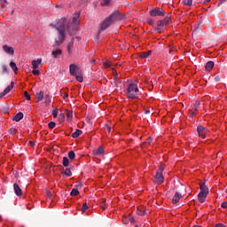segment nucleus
Listing matches in <instances>:
<instances>
[{"label": "nucleus", "mask_w": 227, "mask_h": 227, "mask_svg": "<svg viewBox=\"0 0 227 227\" xmlns=\"http://www.w3.org/2000/svg\"><path fill=\"white\" fill-rule=\"evenodd\" d=\"M116 20H121V15L118 11H114L103 21V23L101 24V31H106V29L112 26V24H114Z\"/></svg>", "instance_id": "1"}, {"label": "nucleus", "mask_w": 227, "mask_h": 227, "mask_svg": "<svg viewBox=\"0 0 227 227\" xmlns=\"http://www.w3.org/2000/svg\"><path fill=\"white\" fill-rule=\"evenodd\" d=\"M55 29L58 31V37L56 38L55 43L57 45H61V43H63L67 38V35L65 34V31H67V25L65 22L57 23Z\"/></svg>", "instance_id": "2"}, {"label": "nucleus", "mask_w": 227, "mask_h": 227, "mask_svg": "<svg viewBox=\"0 0 227 227\" xmlns=\"http://www.w3.org/2000/svg\"><path fill=\"white\" fill-rule=\"evenodd\" d=\"M137 93H139V89L136 83H129L127 89V98L131 99L137 98Z\"/></svg>", "instance_id": "3"}, {"label": "nucleus", "mask_w": 227, "mask_h": 227, "mask_svg": "<svg viewBox=\"0 0 227 227\" xmlns=\"http://www.w3.org/2000/svg\"><path fill=\"white\" fill-rule=\"evenodd\" d=\"M163 171L164 165H160V168L157 170L156 175L154 176L155 184H157V185L164 184V176L162 175Z\"/></svg>", "instance_id": "4"}, {"label": "nucleus", "mask_w": 227, "mask_h": 227, "mask_svg": "<svg viewBox=\"0 0 227 227\" xmlns=\"http://www.w3.org/2000/svg\"><path fill=\"white\" fill-rule=\"evenodd\" d=\"M149 14L151 17H164L166 12L162 8H154L150 11Z\"/></svg>", "instance_id": "5"}, {"label": "nucleus", "mask_w": 227, "mask_h": 227, "mask_svg": "<svg viewBox=\"0 0 227 227\" xmlns=\"http://www.w3.org/2000/svg\"><path fill=\"white\" fill-rule=\"evenodd\" d=\"M197 132L199 134V137L205 139V137H207V134L208 133V129H207L201 125H199L197 127Z\"/></svg>", "instance_id": "6"}, {"label": "nucleus", "mask_w": 227, "mask_h": 227, "mask_svg": "<svg viewBox=\"0 0 227 227\" xmlns=\"http://www.w3.org/2000/svg\"><path fill=\"white\" fill-rule=\"evenodd\" d=\"M67 33L70 36H74V35H77V24L68 23Z\"/></svg>", "instance_id": "7"}, {"label": "nucleus", "mask_w": 227, "mask_h": 227, "mask_svg": "<svg viewBox=\"0 0 227 227\" xmlns=\"http://www.w3.org/2000/svg\"><path fill=\"white\" fill-rule=\"evenodd\" d=\"M3 51L5 52V54H8L9 56H13L15 54V50L12 46H8L7 44L3 46Z\"/></svg>", "instance_id": "8"}, {"label": "nucleus", "mask_w": 227, "mask_h": 227, "mask_svg": "<svg viewBox=\"0 0 227 227\" xmlns=\"http://www.w3.org/2000/svg\"><path fill=\"white\" fill-rule=\"evenodd\" d=\"M69 72L73 76L77 75L79 74V67L74 64H71L69 66Z\"/></svg>", "instance_id": "9"}, {"label": "nucleus", "mask_w": 227, "mask_h": 227, "mask_svg": "<svg viewBox=\"0 0 227 227\" xmlns=\"http://www.w3.org/2000/svg\"><path fill=\"white\" fill-rule=\"evenodd\" d=\"M207 196H208V193L200 192V193L198 194V200L200 203H205V200H207Z\"/></svg>", "instance_id": "10"}, {"label": "nucleus", "mask_w": 227, "mask_h": 227, "mask_svg": "<svg viewBox=\"0 0 227 227\" xmlns=\"http://www.w3.org/2000/svg\"><path fill=\"white\" fill-rule=\"evenodd\" d=\"M182 198V194L180 192H176L172 199V203L174 205H176L180 201V199Z\"/></svg>", "instance_id": "11"}, {"label": "nucleus", "mask_w": 227, "mask_h": 227, "mask_svg": "<svg viewBox=\"0 0 227 227\" xmlns=\"http://www.w3.org/2000/svg\"><path fill=\"white\" fill-rule=\"evenodd\" d=\"M14 193L16 196H22V189L17 184H13Z\"/></svg>", "instance_id": "12"}, {"label": "nucleus", "mask_w": 227, "mask_h": 227, "mask_svg": "<svg viewBox=\"0 0 227 227\" xmlns=\"http://www.w3.org/2000/svg\"><path fill=\"white\" fill-rule=\"evenodd\" d=\"M93 155H104V147L99 146L98 149L93 150Z\"/></svg>", "instance_id": "13"}, {"label": "nucleus", "mask_w": 227, "mask_h": 227, "mask_svg": "<svg viewBox=\"0 0 227 227\" xmlns=\"http://www.w3.org/2000/svg\"><path fill=\"white\" fill-rule=\"evenodd\" d=\"M205 182L200 184V192H205L206 194H208V187L207 184H205Z\"/></svg>", "instance_id": "14"}, {"label": "nucleus", "mask_w": 227, "mask_h": 227, "mask_svg": "<svg viewBox=\"0 0 227 227\" xmlns=\"http://www.w3.org/2000/svg\"><path fill=\"white\" fill-rule=\"evenodd\" d=\"M40 65H42V59H38L37 60H33L32 61L33 70L38 68Z\"/></svg>", "instance_id": "15"}, {"label": "nucleus", "mask_w": 227, "mask_h": 227, "mask_svg": "<svg viewBox=\"0 0 227 227\" xmlns=\"http://www.w3.org/2000/svg\"><path fill=\"white\" fill-rule=\"evenodd\" d=\"M150 54H152V51H147L145 52H140L138 53L139 58H142V59H146V58H148V56H150Z\"/></svg>", "instance_id": "16"}, {"label": "nucleus", "mask_w": 227, "mask_h": 227, "mask_svg": "<svg viewBox=\"0 0 227 227\" xmlns=\"http://www.w3.org/2000/svg\"><path fill=\"white\" fill-rule=\"evenodd\" d=\"M22 118H24V114H22V112H20L12 118V120L13 121H20Z\"/></svg>", "instance_id": "17"}, {"label": "nucleus", "mask_w": 227, "mask_h": 227, "mask_svg": "<svg viewBox=\"0 0 227 227\" xmlns=\"http://www.w3.org/2000/svg\"><path fill=\"white\" fill-rule=\"evenodd\" d=\"M13 86H15V82H12L11 84L4 89V93L8 95V93H10L13 90Z\"/></svg>", "instance_id": "18"}, {"label": "nucleus", "mask_w": 227, "mask_h": 227, "mask_svg": "<svg viewBox=\"0 0 227 227\" xmlns=\"http://www.w3.org/2000/svg\"><path fill=\"white\" fill-rule=\"evenodd\" d=\"M205 68H206L207 72H211L212 68H214V61H208L206 64Z\"/></svg>", "instance_id": "19"}, {"label": "nucleus", "mask_w": 227, "mask_h": 227, "mask_svg": "<svg viewBox=\"0 0 227 227\" xmlns=\"http://www.w3.org/2000/svg\"><path fill=\"white\" fill-rule=\"evenodd\" d=\"M36 102H42L43 100V91L37 92L35 94Z\"/></svg>", "instance_id": "20"}, {"label": "nucleus", "mask_w": 227, "mask_h": 227, "mask_svg": "<svg viewBox=\"0 0 227 227\" xmlns=\"http://www.w3.org/2000/svg\"><path fill=\"white\" fill-rule=\"evenodd\" d=\"M145 208H146V207H138L137 210V214L138 215H145L146 214Z\"/></svg>", "instance_id": "21"}, {"label": "nucleus", "mask_w": 227, "mask_h": 227, "mask_svg": "<svg viewBox=\"0 0 227 227\" xmlns=\"http://www.w3.org/2000/svg\"><path fill=\"white\" fill-rule=\"evenodd\" d=\"M63 54V51L57 49L52 51L53 58H58V56H61Z\"/></svg>", "instance_id": "22"}, {"label": "nucleus", "mask_w": 227, "mask_h": 227, "mask_svg": "<svg viewBox=\"0 0 227 227\" xmlns=\"http://www.w3.org/2000/svg\"><path fill=\"white\" fill-rule=\"evenodd\" d=\"M80 16H81V13H79V12L74 13V16H73V20H72L71 24H76L77 25V19H79Z\"/></svg>", "instance_id": "23"}, {"label": "nucleus", "mask_w": 227, "mask_h": 227, "mask_svg": "<svg viewBox=\"0 0 227 227\" xmlns=\"http://www.w3.org/2000/svg\"><path fill=\"white\" fill-rule=\"evenodd\" d=\"M81 134H82V130L76 129L75 132H74L72 134V137H74L75 139V138L79 137L81 136Z\"/></svg>", "instance_id": "24"}, {"label": "nucleus", "mask_w": 227, "mask_h": 227, "mask_svg": "<svg viewBox=\"0 0 227 227\" xmlns=\"http://www.w3.org/2000/svg\"><path fill=\"white\" fill-rule=\"evenodd\" d=\"M67 111V120H72L74 118V111L72 110H66Z\"/></svg>", "instance_id": "25"}, {"label": "nucleus", "mask_w": 227, "mask_h": 227, "mask_svg": "<svg viewBox=\"0 0 227 227\" xmlns=\"http://www.w3.org/2000/svg\"><path fill=\"white\" fill-rule=\"evenodd\" d=\"M62 164H63L64 168H68V166L70 164V160H68L67 157H64Z\"/></svg>", "instance_id": "26"}, {"label": "nucleus", "mask_w": 227, "mask_h": 227, "mask_svg": "<svg viewBox=\"0 0 227 227\" xmlns=\"http://www.w3.org/2000/svg\"><path fill=\"white\" fill-rule=\"evenodd\" d=\"M112 84L118 87V73L114 74V80Z\"/></svg>", "instance_id": "27"}, {"label": "nucleus", "mask_w": 227, "mask_h": 227, "mask_svg": "<svg viewBox=\"0 0 227 227\" xmlns=\"http://www.w3.org/2000/svg\"><path fill=\"white\" fill-rule=\"evenodd\" d=\"M10 67L13 72H17V70H19V68L17 67V64H15V62L13 61L10 63Z\"/></svg>", "instance_id": "28"}, {"label": "nucleus", "mask_w": 227, "mask_h": 227, "mask_svg": "<svg viewBox=\"0 0 227 227\" xmlns=\"http://www.w3.org/2000/svg\"><path fill=\"white\" fill-rule=\"evenodd\" d=\"M68 158L70 159V160H74V159H75V152L70 151L68 153Z\"/></svg>", "instance_id": "29"}, {"label": "nucleus", "mask_w": 227, "mask_h": 227, "mask_svg": "<svg viewBox=\"0 0 227 227\" xmlns=\"http://www.w3.org/2000/svg\"><path fill=\"white\" fill-rule=\"evenodd\" d=\"M77 195H79V190H77V188H74L70 192V196H77Z\"/></svg>", "instance_id": "30"}, {"label": "nucleus", "mask_w": 227, "mask_h": 227, "mask_svg": "<svg viewBox=\"0 0 227 227\" xmlns=\"http://www.w3.org/2000/svg\"><path fill=\"white\" fill-rule=\"evenodd\" d=\"M62 175H66V176H72V170H70V168H66Z\"/></svg>", "instance_id": "31"}, {"label": "nucleus", "mask_w": 227, "mask_h": 227, "mask_svg": "<svg viewBox=\"0 0 227 227\" xmlns=\"http://www.w3.org/2000/svg\"><path fill=\"white\" fill-rule=\"evenodd\" d=\"M111 3H113V0H103V2H101V5L107 6L108 4H111Z\"/></svg>", "instance_id": "32"}, {"label": "nucleus", "mask_w": 227, "mask_h": 227, "mask_svg": "<svg viewBox=\"0 0 227 227\" xmlns=\"http://www.w3.org/2000/svg\"><path fill=\"white\" fill-rule=\"evenodd\" d=\"M74 77H75L76 81H78V82H82V81H84V78L81 74H76V75H74Z\"/></svg>", "instance_id": "33"}, {"label": "nucleus", "mask_w": 227, "mask_h": 227, "mask_svg": "<svg viewBox=\"0 0 227 227\" xmlns=\"http://www.w3.org/2000/svg\"><path fill=\"white\" fill-rule=\"evenodd\" d=\"M183 4L186 6H192V0H183Z\"/></svg>", "instance_id": "34"}, {"label": "nucleus", "mask_w": 227, "mask_h": 227, "mask_svg": "<svg viewBox=\"0 0 227 227\" xmlns=\"http://www.w3.org/2000/svg\"><path fill=\"white\" fill-rule=\"evenodd\" d=\"M158 27H164V26H167L166 23L161 20L157 21Z\"/></svg>", "instance_id": "35"}, {"label": "nucleus", "mask_w": 227, "mask_h": 227, "mask_svg": "<svg viewBox=\"0 0 227 227\" xmlns=\"http://www.w3.org/2000/svg\"><path fill=\"white\" fill-rule=\"evenodd\" d=\"M45 104H51V95L46 94L44 96Z\"/></svg>", "instance_id": "36"}, {"label": "nucleus", "mask_w": 227, "mask_h": 227, "mask_svg": "<svg viewBox=\"0 0 227 227\" xmlns=\"http://www.w3.org/2000/svg\"><path fill=\"white\" fill-rule=\"evenodd\" d=\"M9 133L12 135V136H15V134H17V129L15 128H11L9 129Z\"/></svg>", "instance_id": "37"}, {"label": "nucleus", "mask_w": 227, "mask_h": 227, "mask_svg": "<svg viewBox=\"0 0 227 227\" xmlns=\"http://www.w3.org/2000/svg\"><path fill=\"white\" fill-rule=\"evenodd\" d=\"M162 20L168 26V24H169V21L171 20V17L166 16Z\"/></svg>", "instance_id": "38"}, {"label": "nucleus", "mask_w": 227, "mask_h": 227, "mask_svg": "<svg viewBox=\"0 0 227 227\" xmlns=\"http://www.w3.org/2000/svg\"><path fill=\"white\" fill-rule=\"evenodd\" d=\"M88 208H90V207H88L87 203H84L82 207V212L84 214V212H86V210H88Z\"/></svg>", "instance_id": "39"}, {"label": "nucleus", "mask_w": 227, "mask_h": 227, "mask_svg": "<svg viewBox=\"0 0 227 227\" xmlns=\"http://www.w3.org/2000/svg\"><path fill=\"white\" fill-rule=\"evenodd\" d=\"M3 74H8V66H2Z\"/></svg>", "instance_id": "40"}, {"label": "nucleus", "mask_w": 227, "mask_h": 227, "mask_svg": "<svg viewBox=\"0 0 227 227\" xmlns=\"http://www.w3.org/2000/svg\"><path fill=\"white\" fill-rule=\"evenodd\" d=\"M48 127H49V129H54V127H56V122H54V121H50V122L48 123Z\"/></svg>", "instance_id": "41"}, {"label": "nucleus", "mask_w": 227, "mask_h": 227, "mask_svg": "<svg viewBox=\"0 0 227 227\" xmlns=\"http://www.w3.org/2000/svg\"><path fill=\"white\" fill-rule=\"evenodd\" d=\"M58 113H59V110L58 108H55L52 112V116L53 118H58Z\"/></svg>", "instance_id": "42"}, {"label": "nucleus", "mask_w": 227, "mask_h": 227, "mask_svg": "<svg viewBox=\"0 0 227 227\" xmlns=\"http://www.w3.org/2000/svg\"><path fill=\"white\" fill-rule=\"evenodd\" d=\"M100 207L103 208V210H106V199H102Z\"/></svg>", "instance_id": "43"}, {"label": "nucleus", "mask_w": 227, "mask_h": 227, "mask_svg": "<svg viewBox=\"0 0 227 227\" xmlns=\"http://www.w3.org/2000/svg\"><path fill=\"white\" fill-rule=\"evenodd\" d=\"M73 47H74V44L69 43L68 45H67V52H68L69 54H70V52H71Z\"/></svg>", "instance_id": "44"}, {"label": "nucleus", "mask_w": 227, "mask_h": 227, "mask_svg": "<svg viewBox=\"0 0 227 227\" xmlns=\"http://www.w3.org/2000/svg\"><path fill=\"white\" fill-rule=\"evenodd\" d=\"M24 95H25V98H27V100H31V95H29V93H27V91H25Z\"/></svg>", "instance_id": "45"}, {"label": "nucleus", "mask_w": 227, "mask_h": 227, "mask_svg": "<svg viewBox=\"0 0 227 227\" xmlns=\"http://www.w3.org/2000/svg\"><path fill=\"white\" fill-rule=\"evenodd\" d=\"M32 74H33L34 75H40V70H38V69H34V70L32 71Z\"/></svg>", "instance_id": "46"}, {"label": "nucleus", "mask_w": 227, "mask_h": 227, "mask_svg": "<svg viewBox=\"0 0 227 227\" xmlns=\"http://www.w3.org/2000/svg\"><path fill=\"white\" fill-rule=\"evenodd\" d=\"M104 67H106V68H111V62L109 61L105 62Z\"/></svg>", "instance_id": "47"}, {"label": "nucleus", "mask_w": 227, "mask_h": 227, "mask_svg": "<svg viewBox=\"0 0 227 227\" xmlns=\"http://www.w3.org/2000/svg\"><path fill=\"white\" fill-rule=\"evenodd\" d=\"M192 109H193V112L192 111V115L194 116L196 115V112L198 111L199 108L196 106H192Z\"/></svg>", "instance_id": "48"}, {"label": "nucleus", "mask_w": 227, "mask_h": 227, "mask_svg": "<svg viewBox=\"0 0 227 227\" xmlns=\"http://www.w3.org/2000/svg\"><path fill=\"white\" fill-rule=\"evenodd\" d=\"M200 106H201V102H200L199 100H197V101L195 102V104L193 105V107H198V108H200Z\"/></svg>", "instance_id": "49"}, {"label": "nucleus", "mask_w": 227, "mask_h": 227, "mask_svg": "<svg viewBox=\"0 0 227 227\" xmlns=\"http://www.w3.org/2000/svg\"><path fill=\"white\" fill-rule=\"evenodd\" d=\"M152 141H153V138L152 137H148L146 139V141L144 143V145H150V143H152Z\"/></svg>", "instance_id": "50"}, {"label": "nucleus", "mask_w": 227, "mask_h": 227, "mask_svg": "<svg viewBox=\"0 0 227 227\" xmlns=\"http://www.w3.org/2000/svg\"><path fill=\"white\" fill-rule=\"evenodd\" d=\"M154 31L155 33H162L163 29L160 27H156Z\"/></svg>", "instance_id": "51"}, {"label": "nucleus", "mask_w": 227, "mask_h": 227, "mask_svg": "<svg viewBox=\"0 0 227 227\" xmlns=\"http://www.w3.org/2000/svg\"><path fill=\"white\" fill-rule=\"evenodd\" d=\"M221 207H222V208H226L227 209V201L222 202Z\"/></svg>", "instance_id": "52"}, {"label": "nucleus", "mask_w": 227, "mask_h": 227, "mask_svg": "<svg viewBox=\"0 0 227 227\" xmlns=\"http://www.w3.org/2000/svg\"><path fill=\"white\" fill-rule=\"evenodd\" d=\"M215 82H219V81H221V76L216 75V76L215 77Z\"/></svg>", "instance_id": "53"}, {"label": "nucleus", "mask_w": 227, "mask_h": 227, "mask_svg": "<svg viewBox=\"0 0 227 227\" xmlns=\"http://www.w3.org/2000/svg\"><path fill=\"white\" fill-rule=\"evenodd\" d=\"M46 196H48V198H52V193L51 192L47 191Z\"/></svg>", "instance_id": "54"}, {"label": "nucleus", "mask_w": 227, "mask_h": 227, "mask_svg": "<svg viewBox=\"0 0 227 227\" xmlns=\"http://www.w3.org/2000/svg\"><path fill=\"white\" fill-rule=\"evenodd\" d=\"M147 24H149V26H153V20H148Z\"/></svg>", "instance_id": "55"}, {"label": "nucleus", "mask_w": 227, "mask_h": 227, "mask_svg": "<svg viewBox=\"0 0 227 227\" xmlns=\"http://www.w3.org/2000/svg\"><path fill=\"white\" fill-rule=\"evenodd\" d=\"M106 128L108 133H111V127L109 125L106 124Z\"/></svg>", "instance_id": "56"}, {"label": "nucleus", "mask_w": 227, "mask_h": 227, "mask_svg": "<svg viewBox=\"0 0 227 227\" xmlns=\"http://www.w3.org/2000/svg\"><path fill=\"white\" fill-rule=\"evenodd\" d=\"M5 95H7L4 90L3 92L0 93V98H3V97H4Z\"/></svg>", "instance_id": "57"}, {"label": "nucleus", "mask_w": 227, "mask_h": 227, "mask_svg": "<svg viewBox=\"0 0 227 227\" xmlns=\"http://www.w3.org/2000/svg\"><path fill=\"white\" fill-rule=\"evenodd\" d=\"M215 227H226V226H224V224L223 223H217Z\"/></svg>", "instance_id": "58"}, {"label": "nucleus", "mask_w": 227, "mask_h": 227, "mask_svg": "<svg viewBox=\"0 0 227 227\" xmlns=\"http://www.w3.org/2000/svg\"><path fill=\"white\" fill-rule=\"evenodd\" d=\"M82 183H79L78 184H76V187H78V189H81L82 187Z\"/></svg>", "instance_id": "59"}, {"label": "nucleus", "mask_w": 227, "mask_h": 227, "mask_svg": "<svg viewBox=\"0 0 227 227\" xmlns=\"http://www.w3.org/2000/svg\"><path fill=\"white\" fill-rule=\"evenodd\" d=\"M28 145H30V146H35V142L29 141V142H28Z\"/></svg>", "instance_id": "60"}, {"label": "nucleus", "mask_w": 227, "mask_h": 227, "mask_svg": "<svg viewBox=\"0 0 227 227\" xmlns=\"http://www.w3.org/2000/svg\"><path fill=\"white\" fill-rule=\"evenodd\" d=\"M63 98H68V93H65L64 96H63Z\"/></svg>", "instance_id": "61"}, {"label": "nucleus", "mask_w": 227, "mask_h": 227, "mask_svg": "<svg viewBox=\"0 0 227 227\" xmlns=\"http://www.w3.org/2000/svg\"><path fill=\"white\" fill-rule=\"evenodd\" d=\"M227 0H220L218 4H223V3H226Z\"/></svg>", "instance_id": "62"}, {"label": "nucleus", "mask_w": 227, "mask_h": 227, "mask_svg": "<svg viewBox=\"0 0 227 227\" xmlns=\"http://www.w3.org/2000/svg\"><path fill=\"white\" fill-rule=\"evenodd\" d=\"M129 222H130V223H134V217L130 216V217H129Z\"/></svg>", "instance_id": "63"}, {"label": "nucleus", "mask_w": 227, "mask_h": 227, "mask_svg": "<svg viewBox=\"0 0 227 227\" xmlns=\"http://www.w3.org/2000/svg\"><path fill=\"white\" fill-rule=\"evenodd\" d=\"M59 118H65V114H59Z\"/></svg>", "instance_id": "64"}]
</instances>
